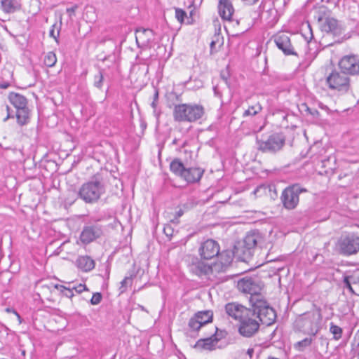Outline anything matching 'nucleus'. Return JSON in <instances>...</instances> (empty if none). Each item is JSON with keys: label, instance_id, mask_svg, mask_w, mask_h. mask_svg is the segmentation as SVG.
<instances>
[{"label": "nucleus", "instance_id": "nucleus-1", "mask_svg": "<svg viewBox=\"0 0 359 359\" xmlns=\"http://www.w3.org/2000/svg\"><path fill=\"white\" fill-rule=\"evenodd\" d=\"M251 309L239 320L238 332L245 337L254 336L259 330L260 323L271 325L276 320V312L267 301L251 300Z\"/></svg>", "mask_w": 359, "mask_h": 359}, {"label": "nucleus", "instance_id": "nucleus-2", "mask_svg": "<svg viewBox=\"0 0 359 359\" xmlns=\"http://www.w3.org/2000/svg\"><path fill=\"white\" fill-rule=\"evenodd\" d=\"M107 184V172H97L81 184L78 190L77 196L86 204H95L105 194Z\"/></svg>", "mask_w": 359, "mask_h": 359}, {"label": "nucleus", "instance_id": "nucleus-3", "mask_svg": "<svg viewBox=\"0 0 359 359\" xmlns=\"http://www.w3.org/2000/svg\"><path fill=\"white\" fill-rule=\"evenodd\" d=\"M299 315L293 324L295 332H302L304 334L315 337L321 328L322 314L321 309L316 308Z\"/></svg>", "mask_w": 359, "mask_h": 359}, {"label": "nucleus", "instance_id": "nucleus-4", "mask_svg": "<svg viewBox=\"0 0 359 359\" xmlns=\"http://www.w3.org/2000/svg\"><path fill=\"white\" fill-rule=\"evenodd\" d=\"M170 171L176 176L180 177L187 184L198 182L204 174V169L191 166L187 161L183 162L179 158H175L170 163Z\"/></svg>", "mask_w": 359, "mask_h": 359}, {"label": "nucleus", "instance_id": "nucleus-5", "mask_svg": "<svg viewBox=\"0 0 359 359\" xmlns=\"http://www.w3.org/2000/svg\"><path fill=\"white\" fill-rule=\"evenodd\" d=\"M204 107L196 104H178L175 105L172 111L173 119L176 122H195L204 115Z\"/></svg>", "mask_w": 359, "mask_h": 359}, {"label": "nucleus", "instance_id": "nucleus-6", "mask_svg": "<svg viewBox=\"0 0 359 359\" xmlns=\"http://www.w3.org/2000/svg\"><path fill=\"white\" fill-rule=\"evenodd\" d=\"M8 99L15 109V116L18 125L21 127L27 125L31 120L32 111L29 108L27 97L20 93L11 92Z\"/></svg>", "mask_w": 359, "mask_h": 359}, {"label": "nucleus", "instance_id": "nucleus-7", "mask_svg": "<svg viewBox=\"0 0 359 359\" xmlns=\"http://www.w3.org/2000/svg\"><path fill=\"white\" fill-rule=\"evenodd\" d=\"M263 287V282L257 276H245L240 279L237 283L238 290L250 294L249 298L250 305H251L252 298L260 301H266L260 293Z\"/></svg>", "mask_w": 359, "mask_h": 359}, {"label": "nucleus", "instance_id": "nucleus-8", "mask_svg": "<svg viewBox=\"0 0 359 359\" xmlns=\"http://www.w3.org/2000/svg\"><path fill=\"white\" fill-rule=\"evenodd\" d=\"M308 191L307 189L303 187L299 183L287 186L283 190L280 196L283 206L288 210L295 209L299 203V195Z\"/></svg>", "mask_w": 359, "mask_h": 359}, {"label": "nucleus", "instance_id": "nucleus-9", "mask_svg": "<svg viewBox=\"0 0 359 359\" xmlns=\"http://www.w3.org/2000/svg\"><path fill=\"white\" fill-rule=\"evenodd\" d=\"M285 143V138L281 133H275L267 139L256 138L257 149L264 153L275 154L282 149Z\"/></svg>", "mask_w": 359, "mask_h": 359}, {"label": "nucleus", "instance_id": "nucleus-10", "mask_svg": "<svg viewBox=\"0 0 359 359\" xmlns=\"http://www.w3.org/2000/svg\"><path fill=\"white\" fill-rule=\"evenodd\" d=\"M337 247L341 255H356L359 252V236L355 233L342 235L337 241Z\"/></svg>", "mask_w": 359, "mask_h": 359}, {"label": "nucleus", "instance_id": "nucleus-11", "mask_svg": "<svg viewBox=\"0 0 359 359\" xmlns=\"http://www.w3.org/2000/svg\"><path fill=\"white\" fill-rule=\"evenodd\" d=\"M326 83L331 90L346 93L350 89V79L344 72L333 69L326 78Z\"/></svg>", "mask_w": 359, "mask_h": 359}, {"label": "nucleus", "instance_id": "nucleus-12", "mask_svg": "<svg viewBox=\"0 0 359 359\" xmlns=\"http://www.w3.org/2000/svg\"><path fill=\"white\" fill-rule=\"evenodd\" d=\"M187 262L189 271L199 278L206 277L213 273L212 265L205 262L201 258L190 256Z\"/></svg>", "mask_w": 359, "mask_h": 359}, {"label": "nucleus", "instance_id": "nucleus-13", "mask_svg": "<svg viewBox=\"0 0 359 359\" xmlns=\"http://www.w3.org/2000/svg\"><path fill=\"white\" fill-rule=\"evenodd\" d=\"M104 233L103 226L95 222L85 225L80 234V241L82 243L88 245L97 238L102 237Z\"/></svg>", "mask_w": 359, "mask_h": 359}, {"label": "nucleus", "instance_id": "nucleus-14", "mask_svg": "<svg viewBox=\"0 0 359 359\" xmlns=\"http://www.w3.org/2000/svg\"><path fill=\"white\" fill-rule=\"evenodd\" d=\"M220 251L219 245L217 241L213 239H207L202 242L199 248L198 254L203 259H212L218 257Z\"/></svg>", "mask_w": 359, "mask_h": 359}, {"label": "nucleus", "instance_id": "nucleus-15", "mask_svg": "<svg viewBox=\"0 0 359 359\" xmlns=\"http://www.w3.org/2000/svg\"><path fill=\"white\" fill-rule=\"evenodd\" d=\"M339 67L346 75H359V56H344L339 62Z\"/></svg>", "mask_w": 359, "mask_h": 359}, {"label": "nucleus", "instance_id": "nucleus-16", "mask_svg": "<svg viewBox=\"0 0 359 359\" xmlns=\"http://www.w3.org/2000/svg\"><path fill=\"white\" fill-rule=\"evenodd\" d=\"M319 26L322 32L330 33L334 36H339L345 31L343 25L337 19L331 17L325 18L324 22Z\"/></svg>", "mask_w": 359, "mask_h": 359}, {"label": "nucleus", "instance_id": "nucleus-17", "mask_svg": "<svg viewBox=\"0 0 359 359\" xmlns=\"http://www.w3.org/2000/svg\"><path fill=\"white\" fill-rule=\"evenodd\" d=\"M274 42L285 55H298L297 53L294 50L290 37L286 34L282 32L276 35Z\"/></svg>", "mask_w": 359, "mask_h": 359}, {"label": "nucleus", "instance_id": "nucleus-18", "mask_svg": "<svg viewBox=\"0 0 359 359\" xmlns=\"http://www.w3.org/2000/svg\"><path fill=\"white\" fill-rule=\"evenodd\" d=\"M233 249L235 257L243 262H247L249 259H250L255 252L252 248H250V247L249 248L242 241L236 242L233 246Z\"/></svg>", "mask_w": 359, "mask_h": 359}, {"label": "nucleus", "instance_id": "nucleus-19", "mask_svg": "<svg viewBox=\"0 0 359 359\" xmlns=\"http://www.w3.org/2000/svg\"><path fill=\"white\" fill-rule=\"evenodd\" d=\"M250 308L239 304L236 302L228 303L225 306L226 313L236 320H240L246 313H249Z\"/></svg>", "mask_w": 359, "mask_h": 359}, {"label": "nucleus", "instance_id": "nucleus-20", "mask_svg": "<svg viewBox=\"0 0 359 359\" xmlns=\"http://www.w3.org/2000/svg\"><path fill=\"white\" fill-rule=\"evenodd\" d=\"M342 283L344 288L347 289L351 294H355L352 285H359V269L344 274Z\"/></svg>", "mask_w": 359, "mask_h": 359}, {"label": "nucleus", "instance_id": "nucleus-21", "mask_svg": "<svg viewBox=\"0 0 359 359\" xmlns=\"http://www.w3.org/2000/svg\"><path fill=\"white\" fill-rule=\"evenodd\" d=\"M135 38L138 46H140V43L142 46H147L153 41L154 32L149 28H137L135 31Z\"/></svg>", "mask_w": 359, "mask_h": 359}, {"label": "nucleus", "instance_id": "nucleus-22", "mask_svg": "<svg viewBox=\"0 0 359 359\" xmlns=\"http://www.w3.org/2000/svg\"><path fill=\"white\" fill-rule=\"evenodd\" d=\"M234 8L229 0H219L218 4V13L224 20H231Z\"/></svg>", "mask_w": 359, "mask_h": 359}, {"label": "nucleus", "instance_id": "nucleus-23", "mask_svg": "<svg viewBox=\"0 0 359 359\" xmlns=\"http://www.w3.org/2000/svg\"><path fill=\"white\" fill-rule=\"evenodd\" d=\"M242 241L255 251L257 245L263 241V237L258 231H252L248 232Z\"/></svg>", "mask_w": 359, "mask_h": 359}, {"label": "nucleus", "instance_id": "nucleus-24", "mask_svg": "<svg viewBox=\"0 0 359 359\" xmlns=\"http://www.w3.org/2000/svg\"><path fill=\"white\" fill-rule=\"evenodd\" d=\"M1 8L6 14L14 13L22 8L21 0H1Z\"/></svg>", "mask_w": 359, "mask_h": 359}, {"label": "nucleus", "instance_id": "nucleus-25", "mask_svg": "<svg viewBox=\"0 0 359 359\" xmlns=\"http://www.w3.org/2000/svg\"><path fill=\"white\" fill-rule=\"evenodd\" d=\"M76 266L82 271L88 272L95 268V261L90 256H79L76 260Z\"/></svg>", "mask_w": 359, "mask_h": 359}, {"label": "nucleus", "instance_id": "nucleus-26", "mask_svg": "<svg viewBox=\"0 0 359 359\" xmlns=\"http://www.w3.org/2000/svg\"><path fill=\"white\" fill-rule=\"evenodd\" d=\"M217 342L218 339L217 338H214L212 335L210 337L200 339L198 340L194 347L199 349L212 351L215 349Z\"/></svg>", "mask_w": 359, "mask_h": 359}, {"label": "nucleus", "instance_id": "nucleus-27", "mask_svg": "<svg viewBox=\"0 0 359 359\" xmlns=\"http://www.w3.org/2000/svg\"><path fill=\"white\" fill-rule=\"evenodd\" d=\"M203 325L212 321L213 313L210 310L201 311L196 313L194 316Z\"/></svg>", "mask_w": 359, "mask_h": 359}, {"label": "nucleus", "instance_id": "nucleus-28", "mask_svg": "<svg viewBox=\"0 0 359 359\" xmlns=\"http://www.w3.org/2000/svg\"><path fill=\"white\" fill-rule=\"evenodd\" d=\"M262 107L259 102L248 107V108L244 111L243 117L254 116L258 114L262 110Z\"/></svg>", "mask_w": 359, "mask_h": 359}, {"label": "nucleus", "instance_id": "nucleus-29", "mask_svg": "<svg viewBox=\"0 0 359 359\" xmlns=\"http://www.w3.org/2000/svg\"><path fill=\"white\" fill-rule=\"evenodd\" d=\"M217 257L220 259V262L223 265H228L231 263L233 258L235 257L234 249L232 251L224 250L221 252H219Z\"/></svg>", "mask_w": 359, "mask_h": 359}, {"label": "nucleus", "instance_id": "nucleus-30", "mask_svg": "<svg viewBox=\"0 0 359 359\" xmlns=\"http://www.w3.org/2000/svg\"><path fill=\"white\" fill-rule=\"evenodd\" d=\"M312 341L313 338L311 337H306L304 339L295 343L294 344V347L299 351H304L307 347L311 346Z\"/></svg>", "mask_w": 359, "mask_h": 359}, {"label": "nucleus", "instance_id": "nucleus-31", "mask_svg": "<svg viewBox=\"0 0 359 359\" xmlns=\"http://www.w3.org/2000/svg\"><path fill=\"white\" fill-rule=\"evenodd\" d=\"M302 35L304 38L307 43H309L313 39V30L311 25L307 22L305 26L302 28Z\"/></svg>", "mask_w": 359, "mask_h": 359}, {"label": "nucleus", "instance_id": "nucleus-32", "mask_svg": "<svg viewBox=\"0 0 359 359\" xmlns=\"http://www.w3.org/2000/svg\"><path fill=\"white\" fill-rule=\"evenodd\" d=\"M57 62V57L54 52L47 53L43 59L44 65L48 67H53Z\"/></svg>", "mask_w": 359, "mask_h": 359}, {"label": "nucleus", "instance_id": "nucleus-33", "mask_svg": "<svg viewBox=\"0 0 359 359\" xmlns=\"http://www.w3.org/2000/svg\"><path fill=\"white\" fill-rule=\"evenodd\" d=\"M137 273L133 271L130 273L129 276L125 277V278L121 282V287H119V293L123 294L126 292L127 285L130 282V284H132V280L135 278Z\"/></svg>", "mask_w": 359, "mask_h": 359}, {"label": "nucleus", "instance_id": "nucleus-34", "mask_svg": "<svg viewBox=\"0 0 359 359\" xmlns=\"http://www.w3.org/2000/svg\"><path fill=\"white\" fill-rule=\"evenodd\" d=\"M330 332L333 334L334 340H339L341 338L343 330L338 325H334L333 323H330Z\"/></svg>", "mask_w": 359, "mask_h": 359}, {"label": "nucleus", "instance_id": "nucleus-35", "mask_svg": "<svg viewBox=\"0 0 359 359\" xmlns=\"http://www.w3.org/2000/svg\"><path fill=\"white\" fill-rule=\"evenodd\" d=\"M167 99H168V107H171L172 105L175 107L177 104H175V102H180L181 101L180 95H178L175 92H170L167 94Z\"/></svg>", "mask_w": 359, "mask_h": 359}, {"label": "nucleus", "instance_id": "nucleus-36", "mask_svg": "<svg viewBox=\"0 0 359 359\" xmlns=\"http://www.w3.org/2000/svg\"><path fill=\"white\" fill-rule=\"evenodd\" d=\"M104 81V76L102 70H99L97 74L94 76L93 85L98 89H102Z\"/></svg>", "mask_w": 359, "mask_h": 359}, {"label": "nucleus", "instance_id": "nucleus-37", "mask_svg": "<svg viewBox=\"0 0 359 359\" xmlns=\"http://www.w3.org/2000/svg\"><path fill=\"white\" fill-rule=\"evenodd\" d=\"M188 326L190 330L196 332L198 331L203 325L193 316L189 319Z\"/></svg>", "mask_w": 359, "mask_h": 359}, {"label": "nucleus", "instance_id": "nucleus-38", "mask_svg": "<svg viewBox=\"0 0 359 359\" xmlns=\"http://www.w3.org/2000/svg\"><path fill=\"white\" fill-rule=\"evenodd\" d=\"M327 11L326 8L325 7H320L316 11V14L314 15V18L317 20L319 24H321L323 22H324L325 18H327L326 16Z\"/></svg>", "mask_w": 359, "mask_h": 359}, {"label": "nucleus", "instance_id": "nucleus-39", "mask_svg": "<svg viewBox=\"0 0 359 359\" xmlns=\"http://www.w3.org/2000/svg\"><path fill=\"white\" fill-rule=\"evenodd\" d=\"M302 106L305 108V111L308 112V114H309L312 118L316 120L320 119V114L317 109L310 108L306 104H302Z\"/></svg>", "mask_w": 359, "mask_h": 359}, {"label": "nucleus", "instance_id": "nucleus-40", "mask_svg": "<svg viewBox=\"0 0 359 359\" xmlns=\"http://www.w3.org/2000/svg\"><path fill=\"white\" fill-rule=\"evenodd\" d=\"M175 18L180 23H182L185 18H187L186 11L182 8H175Z\"/></svg>", "mask_w": 359, "mask_h": 359}, {"label": "nucleus", "instance_id": "nucleus-41", "mask_svg": "<svg viewBox=\"0 0 359 359\" xmlns=\"http://www.w3.org/2000/svg\"><path fill=\"white\" fill-rule=\"evenodd\" d=\"M57 289H60L63 294L69 298H72L74 296L73 290L65 287L61 285H55Z\"/></svg>", "mask_w": 359, "mask_h": 359}, {"label": "nucleus", "instance_id": "nucleus-42", "mask_svg": "<svg viewBox=\"0 0 359 359\" xmlns=\"http://www.w3.org/2000/svg\"><path fill=\"white\" fill-rule=\"evenodd\" d=\"M198 204V202L194 198H189L187 201L182 204V207L185 210H189L194 208Z\"/></svg>", "mask_w": 359, "mask_h": 359}, {"label": "nucleus", "instance_id": "nucleus-43", "mask_svg": "<svg viewBox=\"0 0 359 359\" xmlns=\"http://www.w3.org/2000/svg\"><path fill=\"white\" fill-rule=\"evenodd\" d=\"M102 299V294L100 292H95L93 294L92 298L90 302L92 305H97L101 302Z\"/></svg>", "mask_w": 359, "mask_h": 359}, {"label": "nucleus", "instance_id": "nucleus-44", "mask_svg": "<svg viewBox=\"0 0 359 359\" xmlns=\"http://www.w3.org/2000/svg\"><path fill=\"white\" fill-rule=\"evenodd\" d=\"M219 34H215V39L212 40V41L210 42V54H213L214 53L217 52V50H215V46H216V43L219 42Z\"/></svg>", "mask_w": 359, "mask_h": 359}, {"label": "nucleus", "instance_id": "nucleus-45", "mask_svg": "<svg viewBox=\"0 0 359 359\" xmlns=\"http://www.w3.org/2000/svg\"><path fill=\"white\" fill-rule=\"evenodd\" d=\"M163 233L167 237L171 238L173 236L174 229L170 224H166L163 228Z\"/></svg>", "mask_w": 359, "mask_h": 359}, {"label": "nucleus", "instance_id": "nucleus-46", "mask_svg": "<svg viewBox=\"0 0 359 359\" xmlns=\"http://www.w3.org/2000/svg\"><path fill=\"white\" fill-rule=\"evenodd\" d=\"M216 332L214 334H212L214 338H217L218 341L224 338L226 335V332L224 330H219L217 327H215Z\"/></svg>", "mask_w": 359, "mask_h": 359}, {"label": "nucleus", "instance_id": "nucleus-47", "mask_svg": "<svg viewBox=\"0 0 359 359\" xmlns=\"http://www.w3.org/2000/svg\"><path fill=\"white\" fill-rule=\"evenodd\" d=\"M6 110L7 111V116L4 118V121L6 122L9 118H15V112L11 109V107L8 105L6 106Z\"/></svg>", "mask_w": 359, "mask_h": 359}, {"label": "nucleus", "instance_id": "nucleus-48", "mask_svg": "<svg viewBox=\"0 0 359 359\" xmlns=\"http://www.w3.org/2000/svg\"><path fill=\"white\" fill-rule=\"evenodd\" d=\"M6 110L7 111V116L4 118V121L6 122L9 118H15V112L11 109V107L8 105L6 106Z\"/></svg>", "mask_w": 359, "mask_h": 359}, {"label": "nucleus", "instance_id": "nucleus-49", "mask_svg": "<svg viewBox=\"0 0 359 359\" xmlns=\"http://www.w3.org/2000/svg\"><path fill=\"white\" fill-rule=\"evenodd\" d=\"M55 25H53L52 26V28L49 32V36L50 37H53L55 40V41L58 43H59L58 37H59V34H60V29H57V33L55 34Z\"/></svg>", "mask_w": 359, "mask_h": 359}, {"label": "nucleus", "instance_id": "nucleus-50", "mask_svg": "<svg viewBox=\"0 0 359 359\" xmlns=\"http://www.w3.org/2000/svg\"><path fill=\"white\" fill-rule=\"evenodd\" d=\"M73 289L75 290L77 293H81L84 290H88L86 285L83 284H79Z\"/></svg>", "mask_w": 359, "mask_h": 359}, {"label": "nucleus", "instance_id": "nucleus-51", "mask_svg": "<svg viewBox=\"0 0 359 359\" xmlns=\"http://www.w3.org/2000/svg\"><path fill=\"white\" fill-rule=\"evenodd\" d=\"M184 210L185 209L180 208L179 210L176 211L172 221L177 220L180 217H182L184 213Z\"/></svg>", "mask_w": 359, "mask_h": 359}, {"label": "nucleus", "instance_id": "nucleus-52", "mask_svg": "<svg viewBox=\"0 0 359 359\" xmlns=\"http://www.w3.org/2000/svg\"><path fill=\"white\" fill-rule=\"evenodd\" d=\"M77 8H78V6L77 5H74L73 6L70 7V8H67L66 11L69 14V15L70 17H72V15H74L75 11L77 9Z\"/></svg>", "mask_w": 359, "mask_h": 359}, {"label": "nucleus", "instance_id": "nucleus-53", "mask_svg": "<svg viewBox=\"0 0 359 359\" xmlns=\"http://www.w3.org/2000/svg\"><path fill=\"white\" fill-rule=\"evenodd\" d=\"M245 4L248 6H252L256 4L259 0H241Z\"/></svg>", "mask_w": 359, "mask_h": 359}, {"label": "nucleus", "instance_id": "nucleus-54", "mask_svg": "<svg viewBox=\"0 0 359 359\" xmlns=\"http://www.w3.org/2000/svg\"><path fill=\"white\" fill-rule=\"evenodd\" d=\"M158 102L152 101L151 106L154 109V114L158 117L159 116V114L156 111V107H157Z\"/></svg>", "mask_w": 359, "mask_h": 359}, {"label": "nucleus", "instance_id": "nucleus-55", "mask_svg": "<svg viewBox=\"0 0 359 359\" xmlns=\"http://www.w3.org/2000/svg\"><path fill=\"white\" fill-rule=\"evenodd\" d=\"M158 97H159L158 90L156 88V89H154V93L153 95V101L158 102Z\"/></svg>", "mask_w": 359, "mask_h": 359}, {"label": "nucleus", "instance_id": "nucleus-56", "mask_svg": "<svg viewBox=\"0 0 359 359\" xmlns=\"http://www.w3.org/2000/svg\"><path fill=\"white\" fill-rule=\"evenodd\" d=\"M10 86V83L8 81H3L0 83V88L6 89Z\"/></svg>", "mask_w": 359, "mask_h": 359}, {"label": "nucleus", "instance_id": "nucleus-57", "mask_svg": "<svg viewBox=\"0 0 359 359\" xmlns=\"http://www.w3.org/2000/svg\"><path fill=\"white\" fill-rule=\"evenodd\" d=\"M105 267H106L107 278H109V274H110V264L107 262V264Z\"/></svg>", "mask_w": 359, "mask_h": 359}, {"label": "nucleus", "instance_id": "nucleus-58", "mask_svg": "<svg viewBox=\"0 0 359 359\" xmlns=\"http://www.w3.org/2000/svg\"><path fill=\"white\" fill-rule=\"evenodd\" d=\"M254 353V349L253 348H248L247 351V354L249 355V356L251 358Z\"/></svg>", "mask_w": 359, "mask_h": 359}, {"label": "nucleus", "instance_id": "nucleus-59", "mask_svg": "<svg viewBox=\"0 0 359 359\" xmlns=\"http://www.w3.org/2000/svg\"><path fill=\"white\" fill-rule=\"evenodd\" d=\"M213 90H214V93H215V95L219 96V97L221 96V95H220L219 92L218 91L217 87H214Z\"/></svg>", "mask_w": 359, "mask_h": 359}, {"label": "nucleus", "instance_id": "nucleus-60", "mask_svg": "<svg viewBox=\"0 0 359 359\" xmlns=\"http://www.w3.org/2000/svg\"><path fill=\"white\" fill-rule=\"evenodd\" d=\"M319 107L325 110H328V107L320 102L319 103Z\"/></svg>", "mask_w": 359, "mask_h": 359}, {"label": "nucleus", "instance_id": "nucleus-61", "mask_svg": "<svg viewBox=\"0 0 359 359\" xmlns=\"http://www.w3.org/2000/svg\"><path fill=\"white\" fill-rule=\"evenodd\" d=\"M187 145V141L183 142L180 147V150L184 148Z\"/></svg>", "mask_w": 359, "mask_h": 359}, {"label": "nucleus", "instance_id": "nucleus-62", "mask_svg": "<svg viewBox=\"0 0 359 359\" xmlns=\"http://www.w3.org/2000/svg\"><path fill=\"white\" fill-rule=\"evenodd\" d=\"M178 142H179V140L177 139V138H175L173 140H172V144L173 145H177L178 144Z\"/></svg>", "mask_w": 359, "mask_h": 359}, {"label": "nucleus", "instance_id": "nucleus-63", "mask_svg": "<svg viewBox=\"0 0 359 359\" xmlns=\"http://www.w3.org/2000/svg\"><path fill=\"white\" fill-rule=\"evenodd\" d=\"M355 32H357L359 34V22L355 26Z\"/></svg>", "mask_w": 359, "mask_h": 359}, {"label": "nucleus", "instance_id": "nucleus-64", "mask_svg": "<svg viewBox=\"0 0 359 359\" xmlns=\"http://www.w3.org/2000/svg\"><path fill=\"white\" fill-rule=\"evenodd\" d=\"M259 9L260 11V12L262 11V10L264 9V6H263V1L262 2V4L259 5Z\"/></svg>", "mask_w": 359, "mask_h": 359}]
</instances>
